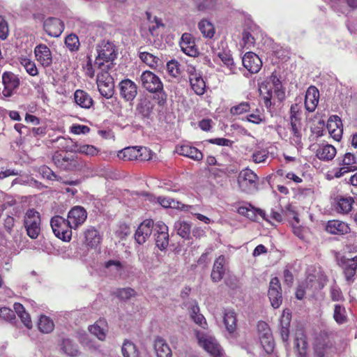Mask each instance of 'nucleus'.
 I'll list each match as a JSON object with an SVG mask.
<instances>
[{
  "mask_svg": "<svg viewBox=\"0 0 357 357\" xmlns=\"http://www.w3.org/2000/svg\"><path fill=\"white\" fill-rule=\"evenodd\" d=\"M50 225L57 238L65 242L71 240L73 227L67 219L61 215H54L51 218Z\"/></svg>",
  "mask_w": 357,
  "mask_h": 357,
  "instance_id": "obj_5",
  "label": "nucleus"
},
{
  "mask_svg": "<svg viewBox=\"0 0 357 357\" xmlns=\"http://www.w3.org/2000/svg\"><path fill=\"white\" fill-rule=\"evenodd\" d=\"M340 167L333 169L334 177L339 178L344 174L357 170V158L351 153H346L342 158H338Z\"/></svg>",
  "mask_w": 357,
  "mask_h": 357,
  "instance_id": "obj_6",
  "label": "nucleus"
},
{
  "mask_svg": "<svg viewBox=\"0 0 357 357\" xmlns=\"http://www.w3.org/2000/svg\"><path fill=\"white\" fill-rule=\"evenodd\" d=\"M84 244L89 248H96L101 241L99 231L93 227L87 228L84 232Z\"/></svg>",
  "mask_w": 357,
  "mask_h": 357,
  "instance_id": "obj_32",
  "label": "nucleus"
},
{
  "mask_svg": "<svg viewBox=\"0 0 357 357\" xmlns=\"http://www.w3.org/2000/svg\"><path fill=\"white\" fill-rule=\"evenodd\" d=\"M140 152H146V148L140 146L137 148V146H129L126 147L121 151H119L117 156L119 158L122 159L123 160H145L147 157H142Z\"/></svg>",
  "mask_w": 357,
  "mask_h": 357,
  "instance_id": "obj_23",
  "label": "nucleus"
},
{
  "mask_svg": "<svg viewBox=\"0 0 357 357\" xmlns=\"http://www.w3.org/2000/svg\"><path fill=\"white\" fill-rule=\"evenodd\" d=\"M153 347L157 357H172V349L164 338L156 337Z\"/></svg>",
  "mask_w": 357,
  "mask_h": 357,
  "instance_id": "obj_34",
  "label": "nucleus"
},
{
  "mask_svg": "<svg viewBox=\"0 0 357 357\" xmlns=\"http://www.w3.org/2000/svg\"><path fill=\"white\" fill-rule=\"evenodd\" d=\"M2 83L3 89L2 95L5 98H10L17 93L20 85V79L17 75L13 72L6 71L2 74Z\"/></svg>",
  "mask_w": 357,
  "mask_h": 357,
  "instance_id": "obj_11",
  "label": "nucleus"
},
{
  "mask_svg": "<svg viewBox=\"0 0 357 357\" xmlns=\"http://www.w3.org/2000/svg\"><path fill=\"white\" fill-rule=\"evenodd\" d=\"M107 323L105 319L98 320L93 325L89 327V332L100 340H104L106 337Z\"/></svg>",
  "mask_w": 357,
  "mask_h": 357,
  "instance_id": "obj_35",
  "label": "nucleus"
},
{
  "mask_svg": "<svg viewBox=\"0 0 357 357\" xmlns=\"http://www.w3.org/2000/svg\"><path fill=\"white\" fill-rule=\"evenodd\" d=\"M249 206L250 207L247 213L246 218L250 219L252 221L257 222L259 220L258 217H261L262 220L269 222L268 217L266 216V212L258 208L254 207L251 204H249Z\"/></svg>",
  "mask_w": 357,
  "mask_h": 357,
  "instance_id": "obj_44",
  "label": "nucleus"
},
{
  "mask_svg": "<svg viewBox=\"0 0 357 357\" xmlns=\"http://www.w3.org/2000/svg\"><path fill=\"white\" fill-rule=\"evenodd\" d=\"M354 199L352 197H337L335 204V211L340 215H348L353 209Z\"/></svg>",
  "mask_w": 357,
  "mask_h": 357,
  "instance_id": "obj_29",
  "label": "nucleus"
},
{
  "mask_svg": "<svg viewBox=\"0 0 357 357\" xmlns=\"http://www.w3.org/2000/svg\"><path fill=\"white\" fill-rule=\"evenodd\" d=\"M155 224L152 219H146L138 226L135 240L139 245H143L154 231Z\"/></svg>",
  "mask_w": 357,
  "mask_h": 357,
  "instance_id": "obj_17",
  "label": "nucleus"
},
{
  "mask_svg": "<svg viewBox=\"0 0 357 357\" xmlns=\"http://www.w3.org/2000/svg\"><path fill=\"white\" fill-rule=\"evenodd\" d=\"M52 160L59 170L63 172L75 173L88 169L86 161L72 151H56L52 155Z\"/></svg>",
  "mask_w": 357,
  "mask_h": 357,
  "instance_id": "obj_2",
  "label": "nucleus"
},
{
  "mask_svg": "<svg viewBox=\"0 0 357 357\" xmlns=\"http://www.w3.org/2000/svg\"><path fill=\"white\" fill-rule=\"evenodd\" d=\"M108 70H101L97 75V85L100 93L106 98H112L114 91L113 77L107 72Z\"/></svg>",
  "mask_w": 357,
  "mask_h": 357,
  "instance_id": "obj_9",
  "label": "nucleus"
},
{
  "mask_svg": "<svg viewBox=\"0 0 357 357\" xmlns=\"http://www.w3.org/2000/svg\"><path fill=\"white\" fill-rule=\"evenodd\" d=\"M307 337L303 330H297L294 334L293 350L296 357H309Z\"/></svg>",
  "mask_w": 357,
  "mask_h": 357,
  "instance_id": "obj_12",
  "label": "nucleus"
},
{
  "mask_svg": "<svg viewBox=\"0 0 357 357\" xmlns=\"http://www.w3.org/2000/svg\"><path fill=\"white\" fill-rule=\"evenodd\" d=\"M116 296L121 301H127L137 295L135 290L130 287L119 288L114 293Z\"/></svg>",
  "mask_w": 357,
  "mask_h": 357,
  "instance_id": "obj_51",
  "label": "nucleus"
},
{
  "mask_svg": "<svg viewBox=\"0 0 357 357\" xmlns=\"http://www.w3.org/2000/svg\"><path fill=\"white\" fill-rule=\"evenodd\" d=\"M268 296L271 305L274 308H278L282 302V287L279 279L273 278L269 283Z\"/></svg>",
  "mask_w": 357,
  "mask_h": 357,
  "instance_id": "obj_18",
  "label": "nucleus"
},
{
  "mask_svg": "<svg viewBox=\"0 0 357 357\" xmlns=\"http://www.w3.org/2000/svg\"><path fill=\"white\" fill-rule=\"evenodd\" d=\"M260 342L265 351L270 354H272L275 348V342L273 335L268 334L267 335L260 336Z\"/></svg>",
  "mask_w": 357,
  "mask_h": 357,
  "instance_id": "obj_50",
  "label": "nucleus"
},
{
  "mask_svg": "<svg viewBox=\"0 0 357 357\" xmlns=\"http://www.w3.org/2000/svg\"><path fill=\"white\" fill-rule=\"evenodd\" d=\"M120 95L125 100H132L137 94L136 84L129 79H123L119 83Z\"/></svg>",
  "mask_w": 357,
  "mask_h": 357,
  "instance_id": "obj_25",
  "label": "nucleus"
},
{
  "mask_svg": "<svg viewBox=\"0 0 357 357\" xmlns=\"http://www.w3.org/2000/svg\"><path fill=\"white\" fill-rule=\"evenodd\" d=\"M189 81L192 89L197 95H202L205 92L206 84L200 72L196 70L193 66L188 68Z\"/></svg>",
  "mask_w": 357,
  "mask_h": 357,
  "instance_id": "obj_19",
  "label": "nucleus"
},
{
  "mask_svg": "<svg viewBox=\"0 0 357 357\" xmlns=\"http://www.w3.org/2000/svg\"><path fill=\"white\" fill-rule=\"evenodd\" d=\"M158 202L164 208H180L183 211H188L191 206L185 205L179 202L175 201L174 199L167 197H158Z\"/></svg>",
  "mask_w": 357,
  "mask_h": 357,
  "instance_id": "obj_38",
  "label": "nucleus"
},
{
  "mask_svg": "<svg viewBox=\"0 0 357 357\" xmlns=\"http://www.w3.org/2000/svg\"><path fill=\"white\" fill-rule=\"evenodd\" d=\"M336 153V149L333 146L326 144L317 149L316 155L321 160L329 161L334 158Z\"/></svg>",
  "mask_w": 357,
  "mask_h": 357,
  "instance_id": "obj_37",
  "label": "nucleus"
},
{
  "mask_svg": "<svg viewBox=\"0 0 357 357\" xmlns=\"http://www.w3.org/2000/svg\"><path fill=\"white\" fill-rule=\"evenodd\" d=\"M180 46L181 50L187 55L196 56L198 54V50L195 45L193 36L188 33H184L181 38Z\"/></svg>",
  "mask_w": 357,
  "mask_h": 357,
  "instance_id": "obj_27",
  "label": "nucleus"
},
{
  "mask_svg": "<svg viewBox=\"0 0 357 357\" xmlns=\"http://www.w3.org/2000/svg\"><path fill=\"white\" fill-rule=\"evenodd\" d=\"M74 99L75 102L84 109H89L93 103L91 97L86 92L80 89L75 91Z\"/></svg>",
  "mask_w": 357,
  "mask_h": 357,
  "instance_id": "obj_36",
  "label": "nucleus"
},
{
  "mask_svg": "<svg viewBox=\"0 0 357 357\" xmlns=\"http://www.w3.org/2000/svg\"><path fill=\"white\" fill-rule=\"evenodd\" d=\"M138 101L137 109L139 112H151L153 109V100L151 96H142Z\"/></svg>",
  "mask_w": 357,
  "mask_h": 357,
  "instance_id": "obj_48",
  "label": "nucleus"
},
{
  "mask_svg": "<svg viewBox=\"0 0 357 357\" xmlns=\"http://www.w3.org/2000/svg\"><path fill=\"white\" fill-rule=\"evenodd\" d=\"M181 65L176 60H171L167 63V70L169 75L173 77H178L181 74Z\"/></svg>",
  "mask_w": 357,
  "mask_h": 357,
  "instance_id": "obj_56",
  "label": "nucleus"
},
{
  "mask_svg": "<svg viewBox=\"0 0 357 357\" xmlns=\"http://www.w3.org/2000/svg\"><path fill=\"white\" fill-rule=\"evenodd\" d=\"M34 55L36 61L43 68L50 67L53 62L50 49L45 44H39L34 48Z\"/></svg>",
  "mask_w": 357,
  "mask_h": 357,
  "instance_id": "obj_20",
  "label": "nucleus"
},
{
  "mask_svg": "<svg viewBox=\"0 0 357 357\" xmlns=\"http://www.w3.org/2000/svg\"><path fill=\"white\" fill-rule=\"evenodd\" d=\"M175 228L177 230V234L181 237L183 238H188L191 231V226L190 224L184 221H178L175 223Z\"/></svg>",
  "mask_w": 357,
  "mask_h": 357,
  "instance_id": "obj_52",
  "label": "nucleus"
},
{
  "mask_svg": "<svg viewBox=\"0 0 357 357\" xmlns=\"http://www.w3.org/2000/svg\"><path fill=\"white\" fill-rule=\"evenodd\" d=\"M319 98L318 89L313 86H310L305 93V107L307 112H314L317 106Z\"/></svg>",
  "mask_w": 357,
  "mask_h": 357,
  "instance_id": "obj_31",
  "label": "nucleus"
},
{
  "mask_svg": "<svg viewBox=\"0 0 357 357\" xmlns=\"http://www.w3.org/2000/svg\"><path fill=\"white\" fill-rule=\"evenodd\" d=\"M77 152L89 156H94L98 155V149L93 145L84 144L77 146Z\"/></svg>",
  "mask_w": 357,
  "mask_h": 357,
  "instance_id": "obj_58",
  "label": "nucleus"
},
{
  "mask_svg": "<svg viewBox=\"0 0 357 357\" xmlns=\"http://www.w3.org/2000/svg\"><path fill=\"white\" fill-rule=\"evenodd\" d=\"M215 0H199L197 4L199 10L208 11L214 8Z\"/></svg>",
  "mask_w": 357,
  "mask_h": 357,
  "instance_id": "obj_61",
  "label": "nucleus"
},
{
  "mask_svg": "<svg viewBox=\"0 0 357 357\" xmlns=\"http://www.w3.org/2000/svg\"><path fill=\"white\" fill-rule=\"evenodd\" d=\"M155 95L154 96L153 100V102H156L158 105V107L162 109L167 104V94L164 91V89L161 91H157L155 93Z\"/></svg>",
  "mask_w": 357,
  "mask_h": 357,
  "instance_id": "obj_60",
  "label": "nucleus"
},
{
  "mask_svg": "<svg viewBox=\"0 0 357 357\" xmlns=\"http://www.w3.org/2000/svg\"><path fill=\"white\" fill-rule=\"evenodd\" d=\"M259 177L250 169L245 168L240 172L238 183L241 189L247 193L257 189Z\"/></svg>",
  "mask_w": 357,
  "mask_h": 357,
  "instance_id": "obj_7",
  "label": "nucleus"
},
{
  "mask_svg": "<svg viewBox=\"0 0 357 357\" xmlns=\"http://www.w3.org/2000/svg\"><path fill=\"white\" fill-rule=\"evenodd\" d=\"M218 56L222 61L225 66H227L230 73H234L236 70L235 64L231 55L227 52H220Z\"/></svg>",
  "mask_w": 357,
  "mask_h": 357,
  "instance_id": "obj_53",
  "label": "nucleus"
},
{
  "mask_svg": "<svg viewBox=\"0 0 357 357\" xmlns=\"http://www.w3.org/2000/svg\"><path fill=\"white\" fill-rule=\"evenodd\" d=\"M139 58L144 63L151 68H156L159 65L160 59L157 56L149 52H140Z\"/></svg>",
  "mask_w": 357,
  "mask_h": 357,
  "instance_id": "obj_49",
  "label": "nucleus"
},
{
  "mask_svg": "<svg viewBox=\"0 0 357 357\" xmlns=\"http://www.w3.org/2000/svg\"><path fill=\"white\" fill-rule=\"evenodd\" d=\"M142 88L150 93H156L163 90V84L160 78L150 70L144 71L140 76Z\"/></svg>",
  "mask_w": 357,
  "mask_h": 357,
  "instance_id": "obj_10",
  "label": "nucleus"
},
{
  "mask_svg": "<svg viewBox=\"0 0 357 357\" xmlns=\"http://www.w3.org/2000/svg\"><path fill=\"white\" fill-rule=\"evenodd\" d=\"M257 331L259 333V337L271 334V328L267 323L265 321H259L257 324Z\"/></svg>",
  "mask_w": 357,
  "mask_h": 357,
  "instance_id": "obj_63",
  "label": "nucleus"
},
{
  "mask_svg": "<svg viewBox=\"0 0 357 357\" xmlns=\"http://www.w3.org/2000/svg\"><path fill=\"white\" fill-rule=\"evenodd\" d=\"M224 324L226 326L227 331L229 333H233L236 328V315L232 310L225 312L223 319Z\"/></svg>",
  "mask_w": 357,
  "mask_h": 357,
  "instance_id": "obj_42",
  "label": "nucleus"
},
{
  "mask_svg": "<svg viewBox=\"0 0 357 357\" xmlns=\"http://www.w3.org/2000/svg\"><path fill=\"white\" fill-rule=\"evenodd\" d=\"M324 229L328 234L339 236H345L351 232L349 224L338 219L328 220Z\"/></svg>",
  "mask_w": 357,
  "mask_h": 357,
  "instance_id": "obj_14",
  "label": "nucleus"
},
{
  "mask_svg": "<svg viewBox=\"0 0 357 357\" xmlns=\"http://www.w3.org/2000/svg\"><path fill=\"white\" fill-rule=\"evenodd\" d=\"M45 31L51 37L57 38L64 30L63 22L56 17H49L43 23Z\"/></svg>",
  "mask_w": 357,
  "mask_h": 357,
  "instance_id": "obj_22",
  "label": "nucleus"
},
{
  "mask_svg": "<svg viewBox=\"0 0 357 357\" xmlns=\"http://www.w3.org/2000/svg\"><path fill=\"white\" fill-rule=\"evenodd\" d=\"M3 227L4 230L8 234H12L13 232V228L15 225V219L13 215H6L3 218Z\"/></svg>",
  "mask_w": 357,
  "mask_h": 357,
  "instance_id": "obj_59",
  "label": "nucleus"
},
{
  "mask_svg": "<svg viewBox=\"0 0 357 357\" xmlns=\"http://www.w3.org/2000/svg\"><path fill=\"white\" fill-rule=\"evenodd\" d=\"M123 357H139L140 353L137 346L131 341L126 340L121 347Z\"/></svg>",
  "mask_w": 357,
  "mask_h": 357,
  "instance_id": "obj_41",
  "label": "nucleus"
},
{
  "mask_svg": "<svg viewBox=\"0 0 357 357\" xmlns=\"http://www.w3.org/2000/svg\"><path fill=\"white\" fill-rule=\"evenodd\" d=\"M86 209L81 206H73L68 213L67 220L73 229L82 225L87 218Z\"/></svg>",
  "mask_w": 357,
  "mask_h": 357,
  "instance_id": "obj_16",
  "label": "nucleus"
},
{
  "mask_svg": "<svg viewBox=\"0 0 357 357\" xmlns=\"http://www.w3.org/2000/svg\"><path fill=\"white\" fill-rule=\"evenodd\" d=\"M176 151L179 155L189 158L195 161H200L203 158V153L198 149L188 144L177 146Z\"/></svg>",
  "mask_w": 357,
  "mask_h": 357,
  "instance_id": "obj_28",
  "label": "nucleus"
},
{
  "mask_svg": "<svg viewBox=\"0 0 357 357\" xmlns=\"http://www.w3.org/2000/svg\"><path fill=\"white\" fill-rule=\"evenodd\" d=\"M330 296L333 301H342L344 300L341 289L338 287H333L330 290Z\"/></svg>",
  "mask_w": 357,
  "mask_h": 357,
  "instance_id": "obj_62",
  "label": "nucleus"
},
{
  "mask_svg": "<svg viewBox=\"0 0 357 357\" xmlns=\"http://www.w3.org/2000/svg\"><path fill=\"white\" fill-rule=\"evenodd\" d=\"M90 131V128L84 125L73 124L70 127V132L75 135L86 134Z\"/></svg>",
  "mask_w": 357,
  "mask_h": 357,
  "instance_id": "obj_64",
  "label": "nucleus"
},
{
  "mask_svg": "<svg viewBox=\"0 0 357 357\" xmlns=\"http://www.w3.org/2000/svg\"><path fill=\"white\" fill-rule=\"evenodd\" d=\"M97 56L94 66L100 70H109L113 66V61L116 58V51L113 43L102 40L96 46Z\"/></svg>",
  "mask_w": 357,
  "mask_h": 357,
  "instance_id": "obj_3",
  "label": "nucleus"
},
{
  "mask_svg": "<svg viewBox=\"0 0 357 357\" xmlns=\"http://www.w3.org/2000/svg\"><path fill=\"white\" fill-rule=\"evenodd\" d=\"M198 27L202 35L206 38H211L215 33L213 24L206 20H201L198 24Z\"/></svg>",
  "mask_w": 357,
  "mask_h": 357,
  "instance_id": "obj_47",
  "label": "nucleus"
},
{
  "mask_svg": "<svg viewBox=\"0 0 357 357\" xmlns=\"http://www.w3.org/2000/svg\"><path fill=\"white\" fill-rule=\"evenodd\" d=\"M269 156V152L266 149L255 151L252 154V160L255 163L265 162Z\"/></svg>",
  "mask_w": 357,
  "mask_h": 357,
  "instance_id": "obj_57",
  "label": "nucleus"
},
{
  "mask_svg": "<svg viewBox=\"0 0 357 357\" xmlns=\"http://www.w3.org/2000/svg\"><path fill=\"white\" fill-rule=\"evenodd\" d=\"M225 264L224 255H220L215 259L211 273V278L213 282H218L223 278L225 273Z\"/></svg>",
  "mask_w": 357,
  "mask_h": 357,
  "instance_id": "obj_33",
  "label": "nucleus"
},
{
  "mask_svg": "<svg viewBox=\"0 0 357 357\" xmlns=\"http://www.w3.org/2000/svg\"><path fill=\"white\" fill-rule=\"evenodd\" d=\"M343 273L348 282H354L357 270V256L342 261Z\"/></svg>",
  "mask_w": 357,
  "mask_h": 357,
  "instance_id": "obj_30",
  "label": "nucleus"
},
{
  "mask_svg": "<svg viewBox=\"0 0 357 357\" xmlns=\"http://www.w3.org/2000/svg\"><path fill=\"white\" fill-rule=\"evenodd\" d=\"M259 91L260 101L267 109H271L272 105L280 102L285 97L282 83L274 73L259 85Z\"/></svg>",
  "mask_w": 357,
  "mask_h": 357,
  "instance_id": "obj_1",
  "label": "nucleus"
},
{
  "mask_svg": "<svg viewBox=\"0 0 357 357\" xmlns=\"http://www.w3.org/2000/svg\"><path fill=\"white\" fill-rule=\"evenodd\" d=\"M62 350L70 356H77L79 351L76 347L73 344L72 341L69 339H64L61 344Z\"/></svg>",
  "mask_w": 357,
  "mask_h": 357,
  "instance_id": "obj_54",
  "label": "nucleus"
},
{
  "mask_svg": "<svg viewBox=\"0 0 357 357\" xmlns=\"http://www.w3.org/2000/svg\"><path fill=\"white\" fill-rule=\"evenodd\" d=\"M65 45L71 52H75L79 50V41L78 37L75 34H70L65 38Z\"/></svg>",
  "mask_w": 357,
  "mask_h": 357,
  "instance_id": "obj_55",
  "label": "nucleus"
},
{
  "mask_svg": "<svg viewBox=\"0 0 357 357\" xmlns=\"http://www.w3.org/2000/svg\"><path fill=\"white\" fill-rule=\"evenodd\" d=\"M291 126L294 136L300 141L301 138V129L302 126L300 113L292 114L291 116Z\"/></svg>",
  "mask_w": 357,
  "mask_h": 357,
  "instance_id": "obj_43",
  "label": "nucleus"
},
{
  "mask_svg": "<svg viewBox=\"0 0 357 357\" xmlns=\"http://www.w3.org/2000/svg\"><path fill=\"white\" fill-rule=\"evenodd\" d=\"M19 61L29 75L31 76H36L38 75V70L34 61L26 56L20 57Z\"/></svg>",
  "mask_w": 357,
  "mask_h": 357,
  "instance_id": "obj_45",
  "label": "nucleus"
},
{
  "mask_svg": "<svg viewBox=\"0 0 357 357\" xmlns=\"http://www.w3.org/2000/svg\"><path fill=\"white\" fill-rule=\"evenodd\" d=\"M23 227L27 236L36 239L41 232V216L35 208H29L23 216Z\"/></svg>",
  "mask_w": 357,
  "mask_h": 357,
  "instance_id": "obj_4",
  "label": "nucleus"
},
{
  "mask_svg": "<svg viewBox=\"0 0 357 357\" xmlns=\"http://www.w3.org/2000/svg\"><path fill=\"white\" fill-rule=\"evenodd\" d=\"M331 347L328 335L326 332L321 331L314 337L312 348L315 357H324L327 350Z\"/></svg>",
  "mask_w": 357,
  "mask_h": 357,
  "instance_id": "obj_15",
  "label": "nucleus"
},
{
  "mask_svg": "<svg viewBox=\"0 0 357 357\" xmlns=\"http://www.w3.org/2000/svg\"><path fill=\"white\" fill-rule=\"evenodd\" d=\"M291 321V310L289 309H284L280 319V334L284 342H288L289 340Z\"/></svg>",
  "mask_w": 357,
  "mask_h": 357,
  "instance_id": "obj_26",
  "label": "nucleus"
},
{
  "mask_svg": "<svg viewBox=\"0 0 357 357\" xmlns=\"http://www.w3.org/2000/svg\"><path fill=\"white\" fill-rule=\"evenodd\" d=\"M243 66L251 73H258L262 66L260 58L253 52H247L242 59Z\"/></svg>",
  "mask_w": 357,
  "mask_h": 357,
  "instance_id": "obj_24",
  "label": "nucleus"
},
{
  "mask_svg": "<svg viewBox=\"0 0 357 357\" xmlns=\"http://www.w3.org/2000/svg\"><path fill=\"white\" fill-rule=\"evenodd\" d=\"M333 317L339 325L346 324L348 321V317L345 307L341 304H335Z\"/></svg>",
  "mask_w": 357,
  "mask_h": 357,
  "instance_id": "obj_40",
  "label": "nucleus"
},
{
  "mask_svg": "<svg viewBox=\"0 0 357 357\" xmlns=\"http://www.w3.org/2000/svg\"><path fill=\"white\" fill-rule=\"evenodd\" d=\"M38 329L43 333H49L54 329L53 321L45 315H42L38 324Z\"/></svg>",
  "mask_w": 357,
  "mask_h": 357,
  "instance_id": "obj_46",
  "label": "nucleus"
},
{
  "mask_svg": "<svg viewBox=\"0 0 357 357\" xmlns=\"http://www.w3.org/2000/svg\"><path fill=\"white\" fill-rule=\"evenodd\" d=\"M190 318L196 324L199 325L204 329H206L208 328V324L206 321V319L203 314L199 313V307L198 306L197 302H195V304L190 307Z\"/></svg>",
  "mask_w": 357,
  "mask_h": 357,
  "instance_id": "obj_39",
  "label": "nucleus"
},
{
  "mask_svg": "<svg viewBox=\"0 0 357 357\" xmlns=\"http://www.w3.org/2000/svg\"><path fill=\"white\" fill-rule=\"evenodd\" d=\"M153 235L157 248L161 251L166 250L169 240L168 227L163 222H157L155 224Z\"/></svg>",
  "mask_w": 357,
  "mask_h": 357,
  "instance_id": "obj_13",
  "label": "nucleus"
},
{
  "mask_svg": "<svg viewBox=\"0 0 357 357\" xmlns=\"http://www.w3.org/2000/svg\"><path fill=\"white\" fill-rule=\"evenodd\" d=\"M196 337L199 346L202 347L212 357H225L224 352L217 341L206 335L197 331Z\"/></svg>",
  "mask_w": 357,
  "mask_h": 357,
  "instance_id": "obj_8",
  "label": "nucleus"
},
{
  "mask_svg": "<svg viewBox=\"0 0 357 357\" xmlns=\"http://www.w3.org/2000/svg\"><path fill=\"white\" fill-rule=\"evenodd\" d=\"M326 128L334 140L337 142L341 140L343 134V125L338 116L333 115L328 119Z\"/></svg>",
  "mask_w": 357,
  "mask_h": 357,
  "instance_id": "obj_21",
  "label": "nucleus"
}]
</instances>
